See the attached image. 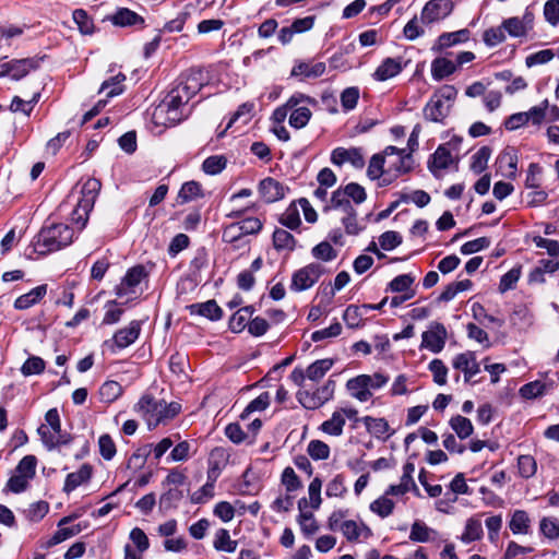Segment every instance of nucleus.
I'll return each instance as SVG.
<instances>
[{"label": "nucleus", "mask_w": 559, "mask_h": 559, "mask_svg": "<svg viewBox=\"0 0 559 559\" xmlns=\"http://www.w3.org/2000/svg\"><path fill=\"white\" fill-rule=\"evenodd\" d=\"M150 429L157 427L159 424H167L174 419L180 412L181 405L177 402L167 403L164 400H156L150 394L143 395L134 407Z\"/></svg>", "instance_id": "f257e3e1"}, {"label": "nucleus", "mask_w": 559, "mask_h": 559, "mask_svg": "<svg viewBox=\"0 0 559 559\" xmlns=\"http://www.w3.org/2000/svg\"><path fill=\"white\" fill-rule=\"evenodd\" d=\"M73 229L66 224L44 226L34 241V250L39 254L58 251L73 241Z\"/></svg>", "instance_id": "f03ea898"}, {"label": "nucleus", "mask_w": 559, "mask_h": 559, "mask_svg": "<svg viewBox=\"0 0 559 559\" xmlns=\"http://www.w3.org/2000/svg\"><path fill=\"white\" fill-rule=\"evenodd\" d=\"M206 84L207 80L204 72L201 69L192 68L178 78L170 92L175 94V97H179L183 102L189 103Z\"/></svg>", "instance_id": "7ed1b4c3"}, {"label": "nucleus", "mask_w": 559, "mask_h": 559, "mask_svg": "<svg viewBox=\"0 0 559 559\" xmlns=\"http://www.w3.org/2000/svg\"><path fill=\"white\" fill-rule=\"evenodd\" d=\"M188 103L183 102L179 97H175L173 92H168L163 102L154 111V118L162 119L165 116L164 124L175 126L185 120L190 110L187 109Z\"/></svg>", "instance_id": "20e7f679"}, {"label": "nucleus", "mask_w": 559, "mask_h": 559, "mask_svg": "<svg viewBox=\"0 0 559 559\" xmlns=\"http://www.w3.org/2000/svg\"><path fill=\"white\" fill-rule=\"evenodd\" d=\"M461 142V138L453 136L448 143L441 144L437 147L428 160V169L433 176H439L440 170L449 168V166L454 162L451 150H457Z\"/></svg>", "instance_id": "39448f33"}, {"label": "nucleus", "mask_w": 559, "mask_h": 559, "mask_svg": "<svg viewBox=\"0 0 559 559\" xmlns=\"http://www.w3.org/2000/svg\"><path fill=\"white\" fill-rule=\"evenodd\" d=\"M43 59V57H32L0 62V78L9 75L12 80L19 81L32 70L39 68Z\"/></svg>", "instance_id": "423d86ee"}, {"label": "nucleus", "mask_w": 559, "mask_h": 559, "mask_svg": "<svg viewBox=\"0 0 559 559\" xmlns=\"http://www.w3.org/2000/svg\"><path fill=\"white\" fill-rule=\"evenodd\" d=\"M386 155V169L394 173V177L409 173L414 168V159L411 153L404 148L388 146L384 148Z\"/></svg>", "instance_id": "0eeeda50"}, {"label": "nucleus", "mask_w": 559, "mask_h": 559, "mask_svg": "<svg viewBox=\"0 0 559 559\" xmlns=\"http://www.w3.org/2000/svg\"><path fill=\"white\" fill-rule=\"evenodd\" d=\"M324 267L319 263H310L293 274L290 289L302 292L312 287L321 277Z\"/></svg>", "instance_id": "6e6552de"}, {"label": "nucleus", "mask_w": 559, "mask_h": 559, "mask_svg": "<svg viewBox=\"0 0 559 559\" xmlns=\"http://www.w3.org/2000/svg\"><path fill=\"white\" fill-rule=\"evenodd\" d=\"M141 322L133 320L128 326L118 330L111 340L105 341L104 345L112 353L121 350L132 345L140 336Z\"/></svg>", "instance_id": "1a4fd4ad"}, {"label": "nucleus", "mask_w": 559, "mask_h": 559, "mask_svg": "<svg viewBox=\"0 0 559 559\" xmlns=\"http://www.w3.org/2000/svg\"><path fill=\"white\" fill-rule=\"evenodd\" d=\"M263 224L258 217H247L226 226L223 231V239L227 242H235L246 235L258 234Z\"/></svg>", "instance_id": "9d476101"}, {"label": "nucleus", "mask_w": 559, "mask_h": 559, "mask_svg": "<svg viewBox=\"0 0 559 559\" xmlns=\"http://www.w3.org/2000/svg\"><path fill=\"white\" fill-rule=\"evenodd\" d=\"M335 382L328 380L324 385L318 388L313 393L308 391L298 392L297 397L300 404L308 409H316L332 399Z\"/></svg>", "instance_id": "9b49d317"}, {"label": "nucleus", "mask_w": 559, "mask_h": 559, "mask_svg": "<svg viewBox=\"0 0 559 559\" xmlns=\"http://www.w3.org/2000/svg\"><path fill=\"white\" fill-rule=\"evenodd\" d=\"M448 332L445 326L439 322H432L427 331L421 335V347L437 354L445 345Z\"/></svg>", "instance_id": "f8f14e48"}, {"label": "nucleus", "mask_w": 559, "mask_h": 559, "mask_svg": "<svg viewBox=\"0 0 559 559\" xmlns=\"http://www.w3.org/2000/svg\"><path fill=\"white\" fill-rule=\"evenodd\" d=\"M131 544L124 545L123 559H142L143 554L150 548V540L145 532L140 527H134L129 534Z\"/></svg>", "instance_id": "ddd939ff"}, {"label": "nucleus", "mask_w": 559, "mask_h": 559, "mask_svg": "<svg viewBox=\"0 0 559 559\" xmlns=\"http://www.w3.org/2000/svg\"><path fill=\"white\" fill-rule=\"evenodd\" d=\"M331 162L337 166L349 163L358 169L365 166V157L359 147H336L332 151Z\"/></svg>", "instance_id": "4468645a"}, {"label": "nucleus", "mask_w": 559, "mask_h": 559, "mask_svg": "<svg viewBox=\"0 0 559 559\" xmlns=\"http://www.w3.org/2000/svg\"><path fill=\"white\" fill-rule=\"evenodd\" d=\"M452 11V3L449 0H430L421 11V21L430 24L448 16Z\"/></svg>", "instance_id": "2eb2a0df"}, {"label": "nucleus", "mask_w": 559, "mask_h": 559, "mask_svg": "<svg viewBox=\"0 0 559 559\" xmlns=\"http://www.w3.org/2000/svg\"><path fill=\"white\" fill-rule=\"evenodd\" d=\"M258 191L266 203H273L282 200L288 188L274 178L267 177L259 182Z\"/></svg>", "instance_id": "dca6fc26"}, {"label": "nucleus", "mask_w": 559, "mask_h": 559, "mask_svg": "<svg viewBox=\"0 0 559 559\" xmlns=\"http://www.w3.org/2000/svg\"><path fill=\"white\" fill-rule=\"evenodd\" d=\"M75 515H69L62 518L58 523L57 532L43 545L45 548H51L75 535L82 531L81 524H75L70 527H64L66 524L70 523Z\"/></svg>", "instance_id": "f3484780"}, {"label": "nucleus", "mask_w": 559, "mask_h": 559, "mask_svg": "<svg viewBox=\"0 0 559 559\" xmlns=\"http://www.w3.org/2000/svg\"><path fill=\"white\" fill-rule=\"evenodd\" d=\"M455 369L463 371L466 382L471 381L473 377L479 373V364L476 360L475 353L465 352L456 355L452 361Z\"/></svg>", "instance_id": "a211bd4d"}, {"label": "nucleus", "mask_w": 559, "mask_h": 559, "mask_svg": "<svg viewBox=\"0 0 559 559\" xmlns=\"http://www.w3.org/2000/svg\"><path fill=\"white\" fill-rule=\"evenodd\" d=\"M316 104V100L311 98L308 95H305L302 93H295L293 94L287 102L283 105L277 107L273 114L272 119L275 123L282 124L285 119L287 118L288 111H290V108L295 107L296 105L300 104Z\"/></svg>", "instance_id": "6ab92c4d"}, {"label": "nucleus", "mask_w": 559, "mask_h": 559, "mask_svg": "<svg viewBox=\"0 0 559 559\" xmlns=\"http://www.w3.org/2000/svg\"><path fill=\"white\" fill-rule=\"evenodd\" d=\"M451 108L450 105L432 95L424 108V116L432 122H443L450 115Z\"/></svg>", "instance_id": "aec40b11"}, {"label": "nucleus", "mask_w": 559, "mask_h": 559, "mask_svg": "<svg viewBox=\"0 0 559 559\" xmlns=\"http://www.w3.org/2000/svg\"><path fill=\"white\" fill-rule=\"evenodd\" d=\"M406 67L402 58H385L377 68L373 76L378 81H386L396 76Z\"/></svg>", "instance_id": "412c9836"}, {"label": "nucleus", "mask_w": 559, "mask_h": 559, "mask_svg": "<svg viewBox=\"0 0 559 559\" xmlns=\"http://www.w3.org/2000/svg\"><path fill=\"white\" fill-rule=\"evenodd\" d=\"M145 276V269L142 265L131 267L121 283L117 286V295L122 297L129 294L135 286H138Z\"/></svg>", "instance_id": "4be33fe9"}, {"label": "nucleus", "mask_w": 559, "mask_h": 559, "mask_svg": "<svg viewBox=\"0 0 559 559\" xmlns=\"http://www.w3.org/2000/svg\"><path fill=\"white\" fill-rule=\"evenodd\" d=\"M518 151L514 147H506L497 157V165L506 176L514 178L518 170Z\"/></svg>", "instance_id": "5701e85b"}, {"label": "nucleus", "mask_w": 559, "mask_h": 559, "mask_svg": "<svg viewBox=\"0 0 559 559\" xmlns=\"http://www.w3.org/2000/svg\"><path fill=\"white\" fill-rule=\"evenodd\" d=\"M108 20L116 26H136L144 24V19L128 8H120Z\"/></svg>", "instance_id": "b1692460"}, {"label": "nucleus", "mask_w": 559, "mask_h": 559, "mask_svg": "<svg viewBox=\"0 0 559 559\" xmlns=\"http://www.w3.org/2000/svg\"><path fill=\"white\" fill-rule=\"evenodd\" d=\"M360 420L364 423L367 431L378 439H388L393 435V431H390L389 423L384 418L365 416Z\"/></svg>", "instance_id": "393cba45"}, {"label": "nucleus", "mask_w": 559, "mask_h": 559, "mask_svg": "<svg viewBox=\"0 0 559 559\" xmlns=\"http://www.w3.org/2000/svg\"><path fill=\"white\" fill-rule=\"evenodd\" d=\"M92 466L90 464H83L76 472L67 475L63 490L71 492L76 489L80 485L90 480L92 476Z\"/></svg>", "instance_id": "a878e982"}, {"label": "nucleus", "mask_w": 559, "mask_h": 559, "mask_svg": "<svg viewBox=\"0 0 559 559\" xmlns=\"http://www.w3.org/2000/svg\"><path fill=\"white\" fill-rule=\"evenodd\" d=\"M47 294V285L43 284L28 293L21 295L14 301V307L20 310H25L36 305Z\"/></svg>", "instance_id": "bb28decb"}, {"label": "nucleus", "mask_w": 559, "mask_h": 559, "mask_svg": "<svg viewBox=\"0 0 559 559\" xmlns=\"http://www.w3.org/2000/svg\"><path fill=\"white\" fill-rule=\"evenodd\" d=\"M322 210L323 212H329L331 210L338 211L342 213V215L355 211L350 200L343 193L340 188L332 193L330 203L323 205Z\"/></svg>", "instance_id": "cd10ccee"}, {"label": "nucleus", "mask_w": 559, "mask_h": 559, "mask_svg": "<svg viewBox=\"0 0 559 559\" xmlns=\"http://www.w3.org/2000/svg\"><path fill=\"white\" fill-rule=\"evenodd\" d=\"M438 532L428 527L421 521H415L411 528L409 539L416 543L436 542Z\"/></svg>", "instance_id": "c85d7f7f"}, {"label": "nucleus", "mask_w": 559, "mask_h": 559, "mask_svg": "<svg viewBox=\"0 0 559 559\" xmlns=\"http://www.w3.org/2000/svg\"><path fill=\"white\" fill-rule=\"evenodd\" d=\"M340 530L349 542L357 540L360 536L368 538L372 534L368 526L365 524L359 525L353 520L344 521L341 524Z\"/></svg>", "instance_id": "c756f323"}, {"label": "nucleus", "mask_w": 559, "mask_h": 559, "mask_svg": "<svg viewBox=\"0 0 559 559\" xmlns=\"http://www.w3.org/2000/svg\"><path fill=\"white\" fill-rule=\"evenodd\" d=\"M191 313H198L212 321L219 320L223 317V310L215 300H207L202 304H194L190 306Z\"/></svg>", "instance_id": "7c9ffc66"}, {"label": "nucleus", "mask_w": 559, "mask_h": 559, "mask_svg": "<svg viewBox=\"0 0 559 559\" xmlns=\"http://www.w3.org/2000/svg\"><path fill=\"white\" fill-rule=\"evenodd\" d=\"M102 188V183L98 179L90 178L82 187V206L84 210H92L96 197Z\"/></svg>", "instance_id": "2f4dec72"}, {"label": "nucleus", "mask_w": 559, "mask_h": 559, "mask_svg": "<svg viewBox=\"0 0 559 559\" xmlns=\"http://www.w3.org/2000/svg\"><path fill=\"white\" fill-rule=\"evenodd\" d=\"M325 69L326 67L324 62H300L293 68L292 75H302L305 78H319L325 72Z\"/></svg>", "instance_id": "473e14b6"}, {"label": "nucleus", "mask_w": 559, "mask_h": 559, "mask_svg": "<svg viewBox=\"0 0 559 559\" xmlns=\"http://www.w3.org/2000/svg\"><path fill=\"white\" fill-rule=\"evenodd\" d=\"M126 75L121 72L103 82L99 93H106L107 98L118 96L123 93Z\"/></svg>", "instance_id": "72a5a7b5"}, {"label": "nucleus", "mask_w": 559, "mask_h": 559, "mask_svg": "<svg viewBox=\"0 0 559 559\" xmlns=\"http://www.w3.org/2000/svg\"><path fill=\"white\" fill-rule=\"evenodd\" d=\"M312 116V112L309 107L305 106L304 104L296 105L295 107L290 108V115H289V126L295 129H301L306 127Z\"/></svg>", "instance_id": "f704fd0d"}, {"label": "nucleus", "mask_w": 559, "mask_h": 559, "mask_svg": "<svg viewBox=\"0 0 559 559\" xmlns=\"http://www.w3.org/2000/svg\"><path fill=\"white\" fill-rule=\"evenodd\" d=\"M345 423L344 414L340 411H335L330 419L321 424L320 429L324 433L338 437L343 433Z\"/></svg>", "instance_id": "c9c22d12"}, {"label": "nucleus", "mask_w": 559, "mask_h": 559, "mask_svg": "<svg viewBox=\"0 0 559 559\" xmlns=\"http://www.w3.org/2000/svg\"><path fill=\"white\" fill-rule=\"evenodd\" d=\"M361 376H357L347 381L346 388L349 394L357 399L359 402H367L371 396L372 392L368 391Z\"/></svg>", "instance_id": "e433bc0d"}, {"label": "nucleus", "mask_w": 559, "mask_h": 559, "mask_svg": "<svg viewBox=\"0 0 559 559\" xmlns=\"http://www.w3.org/2000/svg\"><path fill=\"white\" fill-rule=\"evenodd\" d=\"M238 542L230 538L226 528L216 531L213 540V547L217 551L234 552L237 549Z\"/></svg>", "instance_id": "4c0bfd02"}, {"label": "nucleus", "mask_w": 559, "mask_h": 559, "mask_svg": "<svg viewBox=\"0 0 559 559\" xmlns=\"http://www.w3.org/2000/svg\"><path fill=\"white\" fill-rule=\"evenodd\" d=\"M456 70V64L447 58H437L431 63V74L437 81L451 75Z\"/></svg>", "instance_id": "58836bf2"}, {"label": "nucleus", "mask_w": 559, "mask_h": 559, "mask_svg": "<svg viewBox=\"0 0 559 559\" xmlns=\"http://www.w3.org/2000/svg\"><path fill=\"white\" fill-rule=\"evenodd\" d=\"M333 359L330 358L316 360L306 369L307 379L314 382L321 380L325 376V373L333 367Z\"/></svg>", "instance_id": "ea45409f"}, {"label": "nucleus", "mask_w": 559, "mask_h": 559, "mask_svg": "<svg viewBox=\"0 0 559 559\" xmlns=\"http://www.w3.org/2000/svg\"><path fill=\"white\" fill-rule=\"evenodd\" d=\"M531 520L524 510H515L509 522V527L513 534H527L530 532Z\"/></svg>", "instance_id": "a19ab883"}, {"label": "nucleus", "mask_w": 559, "mask_h": 559, "mask_svg": "<svg viewBox=\"0 0 559 559\" xmlns=\"http://www.w3.org/2000/svg\"><path fill=\"white\" fill-rule=\"evenodd\" d=\"M449 424L461 440L468 438L469 436H472L474 431V426L472 421L468 418L461 415L453 416L450 419Z\"/></svg>", "instance_id": "79ce46f5"}, {"label": "nucleus", "mask_w": 559, "mask_h": 559, "mask_svg": "<svg viewBox=\"0 0 559 559\" xmlns=\"http://www.w3.org/2000/svg\"><path fill=\"white\" fill-rule=\"evenodd\" d=\"M40 99V92H35L29 100H24L20 96H14L12 98L10 110L12 112H23L25 116H29L33 111L34 106Z\"/></svg>", "instance_id": "37998d69"}, {"label": "nucleus", "mask_w": 559, "mask_h": 559, "mask_svg": "<svg viewBox=\"0 0 559 559\" xmlns=\"http://www.w3.org/2000/svg\"><path fill=\"white\" fill-rule=\"evenodd\" d=\"M273 246L276 250L293 251L296 246V239L289 231L276 228L273 233Z\"/></svg>", "instance_id": "c03bdc74"}, {"label": "nucleus", "mask_w": 559, "mask_h": 559, "mask_svg": "<svg viewBox=\"0 0 559 559\" xmlns=\"http://www.w3.org/2000/svg\"><path fill=\"white\" fill-rule=\"evenodd\" d=\"M483 536L481 522L477 519L471 518L466 521L465 530L461 536V540L465 544L480 539Z\"/></svg>", "instance_id": "a18cd8bd"}, {"label": "nucleus", "mask_w": 559, "mask_h": 559, "mask_svg": "<svg viewBox=\"0 0 559 559\" xmlns=\"http://www.w3.org/2000/svg\"><path fill=\"white\" fill-rule=\"evenodd\" d=\"M152 453V444H144L138 448L128 460V468L138 471L141 469L150 454Z\"/></svg>", "instance_id": "49530a36"}, {"label": "nucleus", "mask_w": 559, "mask_h": 559, "mask_svg": "<svg viewBox=\"0 0 559 559\" xmlns=\"http://www.w3.org/2000/svg\"><path fill=\"white\" fill-rule=\"evenodd\" d=\"M472 285L473 284L469 280L453 282L444 288V290L440 294L438 300L448 302L452 300L459 293L468 290L472 287Z\"/></svg>", "instance_id": "de8ad7c7"}, {"label": "nucleus", "mask_w": 559, "mask_h": 559, "mask_svg": "<svg viewBox=\"0 0 559 559\" xmlns=\"http://www.w3.org/2000/svg\"><path fill=\"white\" fill-rule=\"evenodd\" d=\"M122 394V386L117 381H106L99 388L100 400L105 403H112Z\"/></svg>", "instance_id": "09e8293b"}, {"label": "nucleus", "mask_w": 559, "mask_h": 559, "mask_svg": "<svg viewBox=\"0 0 559 559\" xmlns=\"http://www.w3.org/2000/svg\"><path fill=\"white\" fill-rule=\"evenodd\" d=\"M200 197H203L202 186L194 180L183 183L178 193L181 203L190 202Z\"/></svg>", "instance_id": "8fccbe9b"}, {"label": "nucleus", "mask_w": 559, "mask_h": 559, "mask_svg": "<svg viewBox=\"0 0 559 559\" xmlns=\"http://www.w3.org/2000/svg\"><path fill=\"white\" fill-rule=\"evenodd\" d=\"M227 165V158L224 155H212L204 159L202 170L211 176L222 173Z\"/></svg>", "instance_id": "3c124183"}, {"label": "nucleus", "mask_w": 559, "mask_h": 559, "mask_svg": "<svg viewBox=\"0 0 559 559\" xmlns=\"http://www.w3.org/2000/svg\"><path fill=\"white\" fill-rule=\"evenodd\" d=\"M491 155V150L488 146L480 147L473 156L471 162V169L475 174H480L487 168L488 160Z\"/></svg>", "instance_id": "603ef678"}, {"label": "nucleus", "mask_w": 559, "mask_h": 559, "mask_svg": "<svg viewBox=\"0 0 559 559\" xmlns=\"http://www.w3.org/2000/svg\"><path fill=\"white\" fill-rule=\"evenodd\" d=\"M386 165V155L384 152L382 154H374L370 162L367 169V175L371 180L380 179L382 176L384 169V166Z\"/></svg>", "instance_id": "864d4df0"}, {"label": "nucleus", "mask_w": 559, "mask_h": 559, "mask_svg": "<svg viewBox=\"0 0 559 559\" xmlns=\"http://www.w3.org/2000/svg\"><path fill=\"white\" fill-rule=\"evenodd\" d=\"M394 502L385 495L372 501L370 504V510L378 514L380 518H386L392 514L394 510Z\"/></svg>", "instance_id": "5fc2aeb1"}, {"label": "nucleus", "mask_w": 559, "mask_h": 559, "mask_svg": "<svg viewBox=\"0 0 559 559\" xmlns=\"http://www.w3.org/2000/svg\"><path fill=\"white\" fill-rule=\"evenodd\" d=\"M519 474L523 478H531L536 474L537 463L532 455H520L518 457Z\"/></svg>", "instance_id": "6e6d98bb"}, {"label": "nucleus", "mask_w": 559, "mask_h": 559, "mask_svg": "<svg viewBox=\"0 0 559 559\" xmlns=\"http://www.w3.org/2000/svg\"><path fill=\"white\" fill-rule=\"evenodd\" d=\"M340 189L349 200H353V202L356 204H361L367 199L365 188L356 182L347 183L344 187H340Z\"/></svg>", "instance_id": "4d7b16f0"}, {"label": "nucleus", "mask_w": 559, "mask_h": 559, "mask_svg": "<svg viewBox=\"0 0 559 559\" xmlns=\"http://www.w3.org/2000/svg\"><path fill=\"white\" fill-rule=\"evenodd\" d=\"M502 26L511 37H524L528 33L526 26L523 25L518 16L506 19L502 22Z\"/></svg>", "instance_id": "13d9d810"}, {"label": "nucleus", "mask_w": 559, "mask_h": 559, "mask_svg": "<svg viewBox=\"0 0 559 559\" xmlns=\"http://www.w3.org/2000/svg\"><path fill=\"white\" fill-rule=\"evenodd\" d=\"M73 21L82 34L91 35L94 32L93 20L83 9H76L73 11Z\"/></svg>", "instance_id": "bf43d9fd"}, {"label": "nucleus", "mask_w": 559, "mask_h": 559, "mask_svg": "<svg viewBox=\"0 0 559 559\" xmlns=\"http://www.w3.org/2000/svg\"><path fill=\"white\" fill-rule=\"evenodd\" d=\"M341 222L344 226L345 233L350 236H357L365 228L357 219L356 210L342 215Z\"/></svg>", "instance_id": "052dcab7"}, {"label": "nucleus", "mask_w": 559, "mask_h": 559, "mask_svg": "<svg viewBox=\"0 0 559 559\" xmlns=\"http://www.w3.org/2000/svg\"><path fill=\"white\" fill-rule=\"evenodd\" d=\"M280 223L292 230H295L300 226L301 219L299 212L294 204L289 205L282 214L280 217Z\"/></svg>", "instance_id": "680f3d73"}, {"label": "nucleus", "mask_w": 559, "mask_h": 559, "mask_svg": "<svg viewBox=\"0 0 559 559\" xmlns=\"http://www.w3.org/2000/svg\"><path fill=\"white\" fill-rule=\"evenodd\" d=\"M46 364L38 356H31L21 367V372L25 377L39 374L45 370Z\"/></svg>", "instance_id": "e2e57ef3"}, {"label": "nucleus", "mask_w": 559, "mask_h": 559, "mask_svg": "<svg viewBox=\"0 0 559 559\" xmlns=\"http://www.w3.org/2000/svg\"><path fill=\"white\" fill-rule=\"evenodd\" d=\"M364 308L350 305L343 314V320L349 329H355L361 325Z\"/></svg>", "instance_id": "0e129e2a"}, {"label": "nucleus", "mask_w": 559, "mask_h": 559, "mask_svg": "<svg viewBox=\"0 0 559 559\" xmlns=\"http://www.w3.org/2000/svg\"><path fill=\"white\" fill-rule=\"evenodd\" d=\"M483 40L488 47H495L506 40V31L502 24L498 27H490L483 34Z\"/></svg>", "instance_id": "69168bd1"}, {"label": "nucleus", "mask_w": 559, "mask_h": 559, "mask_svg": "<svg viewBox=\"0 0 559 559\" xmlns=\"http://www.w3.org/2000/svg\"><path fill=\"white\" fill-rule=\"evenodd\" d=\"M312 255L325 262L332 261L337 257L336 250L328 241H322L312 248Z\"/></svg>", "instance_id": "338daca9"}, {"label": "nucleus", "mask_w": 559, "mask_h": 559, "mask_svg": "<svg viewBox=\"0 0 559 559\" xmlns=\"http://www.w3.org/2000/svg\"><path fill=\"white\" fill-rule=\"evenodd\" d=\"M37 459L34 455L24 456L17 464L15 471L17 474L32 479L36 473Z\"/></svg>", "instance_id": "774afa93"}]
</instances>
